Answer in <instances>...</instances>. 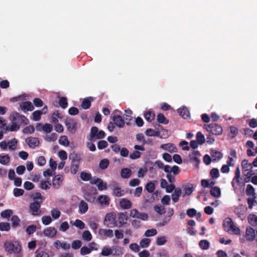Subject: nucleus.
Listing matches in <instances>:
<instances>
[{"label":"nucleus","instance_id":"f257e3e1","mask_svg":"<svg viewBox=\"0 0 257 257\" xmlns=\"http://www.w3.org/2000/svg\"><path fill=\"white\" fill-rule=\"evenodd\" d=\"M4 247L6 252L9 254H18L22 250V246L18 241H6Z\"/></svg>","mask_w":257,"mask_h":257},{"label":"nucleus","instance_id":"f03ea898","mask_svg":"<svg viewBox=\"0 0 257 257\" xmlns=\"http://www.w3.org/2000/svg\"><path fill=\"white\" fill-rule=\"evenodd\" d=\"M207 132L213 135L218 136L222 134L223 130L221 125L217 123H211L204 125Z\"/></svg>","mask_w":257,"mask_h":257},{"label":"nucleus","instance_id":"7ed1b4c3","mask_svg":"<svg viewBox=\"0 0 257 257\" xmlns=\"http://www.w3.org/2000/svg\"><path fill=\"white\" fill-rule=\"evenodd\" d=\"M105 134L104 131L101 130L98 131V128L96 126H92L91 128L90 134L89 135V140L94 141L95 139H101L105 137Z\"/></svg>","mask_w":257,"mask_h":257},{"label":"nucleus","instance_id":"20e7f679","mask_svg":"<svg viewBox=\"0 0 257 257\" xmlns=\"http://www.w3.org/2000/svg\"><path fill=\"white\" fill-rule=\"evenodd\" d=\"M11 121H18L21 124L27 125L29 123V119L24 115L21 114L18 112H13L10 115Z\"/></svg>","mask_w":257,"mask_h":257},{"label":"nucleus","instance_id":"39448f33","mask_svg":"<svg viewBox=\"0 0 257 257\" xmlns=\"http://www.w3.org/2000/svg\"><path fill=\"white\" fill-rule=\"evenodd\" d=\"M104 224L107 227L112 228L117 225L115 215L114 213H107L104 220Z\"/></svg>","mask_w":257,"mask_h":257},{"label":"nucleus","instance_id":"423d86ee","mask_svg":"<svg viewBox=\"0 0 257 257\" xmlns=\"http://www.w3.org/2000/svg\"><path fill=\"white\" fill-rule=\"evenodd\" d=\"M42 203V201L40 200L39 202L35 201L30 203L29 205V210L32 215L34 216H38L41 214V205Z\"/></svg>","mask_w":257,"mask_h":257},{"label":"nucleus","instance_id":"0eeeda50","mask_svg":"<svg viewBox=\"0 0 257 257\" xmlns=\"http://www.w3.org/2000/svg\"><path fill=\"white\" fill-rule=\"evenodd\" d=\"M130 216L133 218L140 219L143 221L147 220L149 218L148 214L140 212L136 209H133L131 211Z\"/></svg>","mask_w":257,"mask_h":257},{"label":"nucleus","instance_id":"6e6552de","mask_svg":"<svg viewBox=\"0 0 257 257\" xmlns=\"http://www.w3.org/2000/svg\"><path fill=\"white\" fill-rule=\"evenodd\" d=\"M65 125L69 132L74 134L77 130V123L72 118H67L65 121Z\"/></svg>","mask_w":257,"mask_h":257},{"label":"nucleus","instance_id":"1a4fd4ad","mask_svg":"<svg viewBox=\"0 0 257 257\" xmlns=\"http://www.w3.org/2000/svg\"><path fill=\"white\" fill-rule=\"evenodd\" d=\"M26 143L32 149H34L40 144L39 140L38 138L30 137L25 140Z\"/></svg>","mask_w":257,"mask_h":257},{"label":"nucleus","instance_id":"9d476101","mask_svg":"<svg viewBox=\"0 0 257 257\" xmlns=\"http://www.w3.org/2000/svg\"><path fill=\"white\" fill-rule=\"evenodd\" d=\"M63 180V176L62 175H57L53 178L51 185L55 189H58L60 187Z\"/></svg>","mask_w":257,"mask_h":257},{"label":"nucleus","instance_id":"9b49d317","mask_svg":"<svg viewBox=\"0 0 257 257\" xmlns=\"http://www.w3.org/2000/svg\"><path fill=\"white\" fill-rule=\"evenodd\" d=\"M240 180V171L239 168L237 167L235 171V176L231 182L232 186L234 189H236L237 188V185H235V183L238 185Z\"/></svg>","mask_w":257,"mask_h":257},{"label":"nucleus","instance_id":"f8f14e48","mask_svg":"<svg viewBox=\"0 0 257 257\" xmlns=\"http://www.w3.org/2000/svg\"><path fill=\"white\" fill-rule=\"evenodd\" d=\"M255 230L251 227H247L245 230V238L247 241H252L255 239Z\"/></svg>","mask_w":257,"mask_h":257},{"label":"nucleus","instance_id":"ddd939ff","mask_svg":"<svg viewBox=\"0 0 257 257\" xmlns=\"http://www.w3.org/2000/svg\"><path fill=\"white\" fill-rule=\"evenodd\" d=\"M20 109L24 112H26L27 111H32L34 109V106L31 102L26 101L21 103L20 104Z\"/></svg>","mask_w":257,"mask_h":257},{"label":"nucleus","instance_id":"4468645a","mask_svg":"<svg viewBox=\"0 0 257 257\" xmlns=\"http://www.w3.org/2000/svg\"><path fill=\"white\" fill-rule=\"evenodd\" d=\"M112 120L114 124L120 128L123 127L125 122L122 117L120 115H114L112 117Z\"/></svg>","mask_w":257,"mask_h":257},{"label":"nucleus","instance_id":"2eb2a0df","mask_svg":"<svg viewBox=\"0 0 257 257\" xmlns=\"http://www.w3.org/2000/svg\"><path fill=\"white\" fill-rule=\"evenodd\" d=\"M57 231L53 227H49L44 230L43 233L46 236L51 238L54 237L57 234Z\"/></svg>","mask_w":257,"mask_h":257},{"label":"nucleus","instance_id":"dca6fc26","mask_svg":"<svg viewBox=\"0 0 257 257\" xmlns=\"http://www.w3.org/2000/svg\"><path fill=\"white\" fill-rule=\"evenodd\" d=\"M94 98L90 96L85 98L81 104V107L84 109H87L91 106V102L94 101Z\"/></svg>","mask_w":257,"mask_h":257},{"label":"nucleus","instance_id":"f3484780","mask_svg":"<svg viewBox=\"0 0 257 257\" xmlns=\"http://www.w3.org/2000/svg\"><path fill=\"white\" fill-rule=\"evenodd\" d=\"M161 148L170 153L176 152L177 150L175 145L172 143L163 144L161 146Z\"/></svg>","mask_w":257,"mask_h":257},{"label":"nucleus","instance_id":"a211bd4d","mask_svg":"<svg viewBox=\"0 0 257 257\" xmlns=\"http://www.w3.org/2000/svg\"><path fill=\"white\" fill-rule=\"evenodd\" d=\"M128 220V217L126 212H120L118 214V221L119 226H121L126 223Z\"/></svg>","mask_w":257,"mask_h":257},{"label":"nucleus","instance_id":"6ab92c4d","mask_svg":"<svg viewBox=\"0 0 257 257\" xmlns=\"http://www.w3.org/2000/svg\"><path fill=\"white\" fill-rule=\"evenodd\" d=\"M132 114L133 112L130 109L128 108L125 110V113L123 114V119L127 125L130 124V121L133 119Z\"/></svg>","mask_w":257,"mask_h":257},{"label":"nucleus","instance_id":"aec40b11","mask_svg":"<svg viewBox=\"0 0 257 257\" xmlns=\"http://www.w3.org/2000/svg\"><path fill=\"white\" fill-rule=\"evenodd\" d=\"M119 205L121 208L123 209H127L131 208L132 203L129 200L123 198L119 201Z\"/></svg>","mask_w":257,"mask_h":257},{"label":"nucleus","instance_id":"412c9836","mask_svg":"<svg viewBox=\"0 0 257 257\" xmlns=\"http://www.w3.org/2000/svg\"><path fill=\"white\" fill-rule=\"evenodd\" d=\"M178 112L180 116L184 119H187L190 117L189 111L187 107L183 106L178 109Z\"/></svg>","mask_w":257,"mask_h":257},{"label":"nucleus","instance_id":"4be33fe9","mask_svg":"<svg viewBox=\"0 0 257 257\" xmlns=\"http://www.w3.org/2000/svg\"><path fill=\"white\" fill-rule=\"evenodd\" d=\"M98 201L101 205H108L110 202V198L105 195H99L98 197Z\"/></svg>","mask_w":257,"mask_h":257},{"label":"nucleus","instance_id":"5701e85b","mask_svg":"<svg viewBox=\"0 0 257 257\" xmlns=\"http://www.w3.org/2000/svg\"><path fill=\"white\" fill-rule=\"evenodd\" d=\"M234 213L239 218L243 219L245 217L244 213L245 212V210L244 207L242 206H240L237 207L234 209Z\"/></svg>","mask_w":257,"mask_h":257},{"label":"nucleus","instance_id":"b1692460","mask_svg":"<svg viewBox=\"0 0 257 257\" xmlns=\"http://www.w3.org/2000/svg\"><path fill=\"white\" fill-rule=\"evenodd\" d=\"M234 223L231 218L228 217L224 221L223 223V226L224 229L227 231H230V228L232 227V225Z\"/></svg>","mask_w":257,"mask_h":257},{"label":"nucleus","instance_id":"393cba45","mask_svg":"<svg viewBox=\"0 0 257 257\" xmlns=\"http://www.w3.org/2000/svg\"><path fill=\"white\" fill-rule=\"evenodd\" d=\"M69 158L70 160H72V163L80 164L81 159L80 155L75 152L70 153Z\"/></svg>","mask_w":257,"mask_h":257},{"label":"nucleus","instance_id":"a878e982","mask_svg":"<svg viewBox=\"0 0 257 257\" xmlns=\"http://www.w3.org/2000/svg\"><path fill=\"white\" fill-rule=\"evenodd\" d=\"M99 234L103 235L106 237H112L113 236V232L111 229H100Z\"/></svg>","mask_w":257,"mask_h":257},{"label":"nucleus","instance_id":"bb28decb","mask_svg":"<svg viewBox=\"0 0 257 257\" xmlns=\"http://www.w3.org/2000/svg\"><path fill=\"white\" fill-rule=\"evenodd\" d=\"M182 191L179 188H176L175 189L174 193L172 194V199L175 203L177 202L179 200V197L181 195Z\"/></svg>","mask_w":257,"mask_h":257},{"label":"nucleus","instance_id":"cd10ccee","mask_svg":"<svg viewBox=\"0 0 257 257\" xmlns=\"http://www.w3.org/2000/svg\"><path fill=\"white\" fill-rule=\"evenodd\" d=\"M114 183L115 186L113 189V194L117 197H120L123 195L124 191L117 186V184L116 182H114Z\"/></svg>","mask_w":257,"mask_h":257},{"label":"nucleus","instance_id":"c85d7f7f","mask_svg":"<svg viewBox=\"0 0 257 257\" xmlns=\"http://www.w3.org/2000/svg\"><path fill=\"white\" fill-rule=\"evenodd\" d=\"M88 209L87 204L84 201L81 200L79 205V212L81 214H84L86 213Z\"/></svg>","mask_w":257,"mask_h":257},{"label":"nucleus","instance_id":"c756f323","mask_svg":"<svg viewBox=\"0 0 257 257\" xmlns=\"http://www.w3.org/2000/svg\"><path fill=\"white\" fill-rule=\"evenodd\" d=\"M210 195L214 197H219L221 195V190L217 186L212 187L210 191Z\"/></svg>","mask_w":257,"mask_h":257},{"label":"nucleus","instance_id":"7c9ffc66","mask_svg":"<svg viewBox=\"0 0 257 257\" xmlns=\"http://www.w3.org/2000/svg\"><path fill=\"white\" fill-rule=\"evenodd\" d=\"M248 223L253 226H257V215L250 214L248 216Z\"/></svg>","mask_w":257,"mask_h":257},{"label":"nucleus","instance_id":"2f4dec72","mask_svg":"<svg viewBox=\"0 0 257 257\" xmlns=\"http://www.w3.org/2000/svg\"><path fill=\"white\" fill-rule=\"evenodd\" d=\"M132 175L131 170L127 168H124L121 169L120 172V175L122 178H128Z\"/></svg>","mask_w":257,"mask_h":257},{"label":"nucleus","instance_id":"473e14b6","mask_svg":"<svg viewBox=\"0 0 257 257\" xmlns=\"http://www.w3.org/2000/svg\"><path fill=\"white\" fill-rule=\"evenodd\" d=\"M144 116L148 121L151 122L155 119V115L150 110H148L144 113Z\"/></svg>","mask_w":257,"mask_h":257},{"label":"nucleus","instance_id":"72a5a7b5","mask_svg":"<svg viewBox=\"0 0 257 257\" xmlns=\"http://www.w3.org/2000/svg\"><path fill=\"white\" fill-rule=\"evenodd\" d=\"M199 246L201 249L206 250L209 248L210 243L207 240L203 239L199 241Z\"/></svg>","mask_w":257,"mask_h":257},{"label":"nucleus","instance_id":"f704fd0d","mask_svg":"<svg viewBox=\"0 0 257 257\" xmlns=\"http://www.w3.org/2000/svg\"><path fill=\"white\" fill-rule=\"evenodd\" d=\"M42 114H43V111L36 110L33 112L31 118L35 121H39L40 120Z\"/></svg>","mask_w":257,"mask_h":257},{"label":"nucleus","instance_id":"c9c22d12","mask_svg":"<svg viewBox=\"0 0 257 257\" xmlns=\"http://www.w3.org/2000/svg\"><path fill=\"white\" fill-rule=\"evenodd\" d=\"M11 221L12 223V227L13 228H16L19 226L21 220L17 215H13L11 218Z\"/></svg>","mask_w":257,"mask_h":257},{"label":"nucleus","instance_id":"e433bc0d","mask_svg":"<svg viewBox=\"0 0 257 257\" xmlns=\"http://www.w3.org/2000/svg\"><path fill=\"white\" fill-rule=\"evenodd\" d=\"M10 162V158L9 156V155H0V163L4 165H8Z\"/></svg>","mask_w":257,"mask_h":257},{"label":"nucleus","instance_id":"4c0bfd02","mask_svg":"<svg viewBox=\"0 0 257 257\" xmlns=\"http://www.w3.org/2000/svg\"><path fill=\"white\" fill-rule=\"evenodd\" d=\"M229 130L230 131V134L231 135V136L230 137V139H233L237 135L238 133V129L233 125H231L229 127Z\"/></svg>","mask_w":257,"mask_h":257},{"label":"nucleus","instance_id":"58836bf2","mask_svg":"<svg viewBox=\"0 0 257 257\" xmlns=\"http://www.w3.org/2000/svg\"><path fill=\"white\" fill-rule=\"evenodd\" d=\"M166 238L165 236H158L156 240V244L159 246L164 245L167 242Z\"/></svg>","mask_w":257,"mask_h":257},{"label":"nucleus","instance_id":"ea45409f","mask_svg":"<svg viewBox=\"0 0 257 257\" xmlns=\"http://www.w3.org/2000/svg\"><path fill=\"white\" fill-rule=\"evenodd\" d=\"M241 166L242 169V170L245 169H252V163H249L248 161L244 159L243 160L241 163Z\"/></svg>","mask_w":257,"mask_h":257},{"label":"nucleus","instance_id":"a19ab883","mask_svg":"<svg viewBox=\"0 0 257 257\" xmlns=\"http://www.w3.org/2000/svg\"><path fill=\"white\" fill-rule=\"evenodd\" d=\"M109 164V161L107 159H103L101 160L99 164V166L100 169L102 170H104L106 169Z\"/></svg>","mask_w":257,"mask_h":257},{"label":"nucleus","instance_id":"79ce46f5","mask_svg":"<svg viewBox=\"0 0 257 257\" xmlns=\"http://www.w3.org/2000/svg\"><path fill=\"white\" fill-rule=\"evenodd\" d=\"M145 189L150 193L154 192L155 189V184L152 182H149L146 185Z\"/></svg>","mask_w":257,"mask_h":257},{"label":"nucleus","instance_id":"37998d69","mask_svg":"<svg viewBox=\"0 0 257 257\" xmlns=\"http://www.w3.org/2000/svg\"><path fill=\"white\" fill-rule=\"evenodd\" d=\"M157 120L159 123L165 124H167L169 122L165 115L162 113H159L157 115Z\"/></svg>","mask_w":257,"mask_h":257},{"label":"nucleus","instance_id":"c03bdc74","mask_svg":"<svg viewBox=\"0 0 257 257\" xmlns=\"http://www.w3.org/2000/svg\"><path fill=\"white\" fill-rule=\"evenodd\" d=\"M184 194L183 195V197L185 195L189 196L192 194L193 191V185L192 184H190L188 186H186L184 188Z\"/></svg>","mask_w":257,"mask_h":257},{"label":"nucleus","instance_id":"a18cd8bd","mask_svg":"<svg viewBox=\"0 0 257 257\" xmlns=\"http://www.w3.org/2000/svg\"><path fill=\"white\" fill-rule=\"evenodd\" d=\"M196 141L200 145L204 143L205 141V137L201 132H198L196 134Z\"/></svg>","mask_w":257,"mask_h":257},{"label":"nucleus","instance_id":"49530a36","mask_svg":"<svg viewBox=\"0 0 257 257\" xmlns=\"http://www.w3.org/2000/svg\"><path fill=\"white\" fill-rule=\"evenodd\" d=\"M13 214V211L11 209H6L1 213V216L4 218H9Z\"/></svg>","mask_w":257,"mask_h":257},{"label":"nucleus","instance_id":"de8ad7c7","mask_svg":"<svg viewBox=\"0 0 257 257\" xmlns=\"http://www.w3.org/2000/svg\"><path fill=\"white\" fill-rule=\"evenodd\" d=\"M210 176L212 179H216L219 177V170L217 168H213L210 171Z\"/></svg>","mask_w":257,"mask_h":257},{"label":"nucleus","instance_id":"09e8293b","mask_svg":"<svg viewBox=\"0 0 257 257\" xmlns=\"http://www.w3.org/2000/svg\"><path fill=\"white\" fill-rule=\"evenodd\" d=\"M22 132L25 134H32L35 132V127L33 125H29L24 127Z\"/></svg>","mask_w":257,"mask_h":257},{"label":"nucleus","instance_id":"8fccbe9b","mask_svg":"<svg viewBox=\"0 0 257 257\" xmlns=\"http://www.w3.org/2000/svg\"><path fill=\"white\" fill-rule=\"evenodd\" d=\"M112 253V250L110 247L104 246L101 252V254L103 256H108L111 254Z\"/></svg>","mask_w":257,"mask_h":257},{"label":"nucleus","instance_id":"3c124183","mask_svg":"<svg viewBox=\"0 0 257 257\" xmlns=\"http://www.w3.org/2000/svg\"><path fill=\"white\" fill-rule=\"evenodd\" d=\"M17 140L15 138L13 139L8 143L9 148L12 150H15L17 148Z\"/></svg>","mask_w":257,"mask_h":257},{"label":"nucleus","instance_id":"603ef678","mask_svg":"<svg viewBox=\"0 0 257 257\" xmlns=\"http://www.w3.org/2000/svg\"><path fill=\"white\" fill-rule=\"evenodd\" d=\"M79 165L80 164L71 163L70 165V172L71 174H75L77 173Z\"/></svg>","mask_w":257,"mask_h":257},{"label":"nucleus","instance_id":"864d4df0","mask_svg":"<svg viewBox=\"0 0 257 257\" xmlns=\"http://www.w3.org/2000/svg\"><path fill=\"white\" fill-rule=\"evenodd\" d=\"M59 104L60 106L63 108H65L68 106L67 99L66 97H62L59 100Z\"/></svg>","mask_w":257,"mask_h":257},{"label":"nucleus","instance_id":"5fc2aeb1","mask_svg":"<svg viewBox=\"0 0 257 257\" xmlns=\"http://www.w3.org/2000/svg\"><path fill=\"white\" fill-rule=\"evenodd\" d=\"M246 194L248 196L254 195L255 194L254 188L251 185L248 184L247 185L246 189Z\"/></svg>","mask_w":257,"mask_h":257},{"label":"nucleus","instance_id":"6e6d98bb","mask_svg":"<svg viewBox=\"0 0 257 257\" xmlns=\"http://www.w3.org/2000/svg\"><path fill=\"white\" fill-rule=\"evenodd\" d=\"M211 156L214 160H219L221 159L222 157V154L219 151H212L211 152Z\"/></svg>","mask_w":257,"mask_h":257},{"label":"nucleus","instance_id":"4d7b16f0","mask_svg":"<svg viewBox=\"0 0 257 257\" xmlns=\"http://www.w3.org/2000/svg\"><path fill=\"white\" fill-rule=\"evenodd\" d=\"M59 143L60 145L67 146L69 145V141L68 140V138L66 136H61L59 140Z\"/></svg>","mask_w":257,"mask_h":257},{"label":"nucleus","instance_id":"13d9d810","mask_svg":"<svg viewBox=\"0 0 257 257\" xmlns=\"http://www.w3.org/2000/svg\"><path fill=\"white\" fill-rule=\"evenodd\" d=\"M10 225L8 222H0V230L9 231L10 229Z\"/></svg>","mask_w":257,"mask_h":257},{"label":"nucleus","instance_id":"bf43d9fd","mask_svg":"<svg viewBox=\"0 0 257 257\" xmlns=\"http://www.w3.org/2000/svg\"><path fill=\"white\" fill-rule=\"evenodd\" d=\"M151 240L148 238L142 239L140 241V245L143 248H146L149 246Z\"/></svg>","mask_w":257,"mask_h":257},{"label":"nucleus","instance_id":"052dcab7","mask_svg":"<svg viewBox=\"0 0 257 257\" xmlns=\"http://www.w3.org/2000/svg\"><path fill=\"white\" fill-rule=\"evenodd\" d=\"M80 178L82 180L87 181L91 179V175L90 173L82 172L80 174Z\"/></svg>","mask_w":257,"mask_h":257},{"label":"nucleus","instance_id":"680f3d73","mask_svg":"<svg viewBox=\"0 0 257 257\" xmlns=\"http://www.w3.org/2000/svg\"><path fill=\"white\" fill-rule=\"evenodd\" d=\"M82 238L86 241H90L92 239V235L89 231L85 230L82 234Z\"/></svg>","mask_w":257,"mask_h":257},{"label":"nucleus","instance_id":"e2e57ef3","mask_svg":"<svg viewBox=\"0 0 257 257\" xmlns=\"http://www.w3.org/2000/svg\"><path fill=\"white\" fill-rule=\"evenodd\" d=\"M157 234V230L156 229H148L145 232V235L147 237L153 236Z\"/></svg>","mask_w":257,"mask_h":257},{"label":"nucleus","instance_id":"0e129e2a","mask_svg":"<svg viewBox=\"0 0 257 257\" xmlns=\"http://www.w3.org/2000/svg\"><path fill=\"white\" fill-rule=\"evenodd\" d=\"M60 117V114L58 111L53 113L51 116V121L52 122L57 123L58 122V118Z\"/></svg>","mask_w":257,"mask_h":257},{"label":"nucleus","instance_id":"69168bd1","mask_svg":"<svg viewBox=\"0 0 257 257\" xmlns=\"http://www.w3.org/2000/svg\"><path fill=\"white\" fill-rule=\"evenodd\" d=\"M42 222L45 225H48L52 222V218L50 216H44L42 218Z\"/></svg>","mask_w":257,"mask_h":257},{"label":"nucleus","instance_id":"338daca9","mask_svg":"<svg viewBox=\"0 0 257 257\" xmlns=\"http://www.w3.org/2000/svg\"><path fill=\"white\" fill-rule=\"evenodd\" d=\"M141 153L138 151H134L130 155V158L132 160H136L141 157Z\"/></svg>","mask_w":257,"mask_h":257},{"label":"nucleus","instance_id":"774afa93","mask_svg":"<svg viewBox=\"0 0 257 257\" xmlns=\"http://www.w3.org/2000/svg\"><path fill=\"white\" fill-rule=\"evenodd\" d=\"M248 125L252 128L257 127V119L255 118H251L247 120Z\"/></svg>","mask_w":257,"mask_h":257}]
</instances>
